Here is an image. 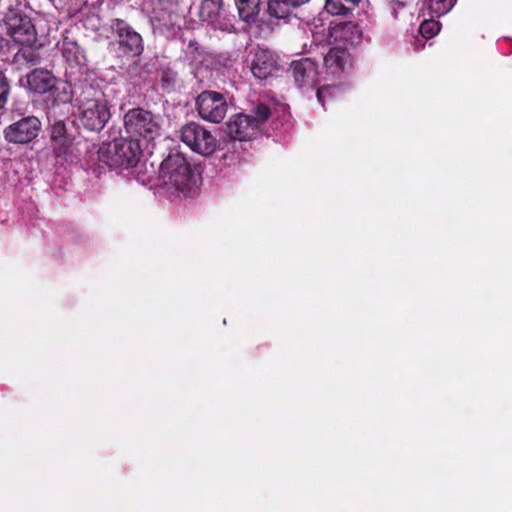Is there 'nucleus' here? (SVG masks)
Listing matches in <instances>:
<instances>
[{
    "mask_svg": "<svg viewBox=\"0 0 512 512\" xmlns=\"http://www.w3.org/2000/svg\"><path fill=\"white\" fill-rule=\"evenodd\" d=\"M10 0H1L0 6L5 9L4 25L7 34L15 43L31 46L37 38L36 29L31 19L17 5L12 7Z\"/></svg>",
    "mask_w": 512,
    "mask_h": 512,
    "instance_id": "obj_4",
    "label": "nucleus"
},
{
    "mask_svg": "<svg viewBox=\"0 0 512 512\" xmlns=\"http://www.w3.org/2000/svg\"><path fill=\"white\" fill-rule=\"evenodd\" d=\"M222 0H203L199 10V17L202 21L214 23L221 12Z\"/></svg>",
    "mask_w": 512,
    "mask_h": 512,
    "instance_id": "obj_17",
    "label": "nucleus"
},
{
    "mask_svg": "<svg viewBox=\"0 0 512 512\" xmlns=\"http://www.w3.org/2000/svg\"><path fill=\"white\" fill-rule=\"evenodd\" d=\"M291 70L298 87L314 88L318 75L315 62L308 58L296 60L292 62Z\"/></svg>",
    "mask_w": 512,
    "mask_h": 512,
    "instance_id": "obj_10",
    "label": "nucleus"
},
{
    "mask_svg": "<svg viewBox=\"0 0 512 512\" xmlns=\"http://www.w3.org/2000/svg\"><path fill=\"white\" fill-rule=\"evenodd\" d=\"M115 30L121 47L128 52L139 55L143 50L142 37L122 20L115 21Z\"/></svg>",
    "mask_w": 512,
    "mask_h": 512,
    "instance_id": "obj_12",
    "label": "nucleus"
},
{
    "mask_svg": "<svg viewBox=\"0 0 512 512\" xmlns=\"http://www.w3.org/2000/svg\"><path fill=\"white\" fill-rule=\"evenodd\" d=\"M335 91L332 87H323L317 91V98L319 102H321L324 105V99L328 96H332L333 92Z\"/></svg>",
    "mask_w": 512,
    "mask_h": 512,
    "instance_id": "obj_25",
    "label": "nucleus"
},
{
    "mask_svg": "<svg viewBox=\"0 0 512 512\" xmlns=\"http://www.w3.org/2000/svg\"><path fill=\"white\" fill-rule=\"evenodd\" d=\"M358 2L359 0H327L325 8L330 14L344 15Z\"/></svg>",
    "mask_w": 512,
    "mask_h": 512,
    "instance_id": "obj_21",
    "label": "nucleus"
},
{
    "mask_svg": "<svg viewBox=\"0 0 512 512\" xmlns=\"http://www.w3.org/2000/svg\"><path fill=\"white\" fill-rule=\"evenodd\" d=\"M278 71L276 60L273 54L267 50H258L255 53L251 64V72L260 79L265 80Z\"/></svg>",
    "mask_w": 512,
    "mask_h": 512,
    "instance_id": "obj_13",
    "label": "nucleus"
},
{
    "mask_svg": "<svg viewBox=\"0 0 512 512\" xmlns=\"http://www.w3.org/2000/svg\"><path fill=\"white\" fill-rule=\"evenodd\" d=\"M76 116L88 130L99 131L110 118V110L104 95L93 88L81 92L75 100Z\"/></svg>",
    "mask_w": 512,
    "mask_h": 512,
    "instance_id": "obj_2",
    "label": "nucleus"
},
{
    "mask_svg": "<svg viewBox=\"0 0 512 512\" xmlns=\"http://www.w3.org/2000/svg\"><path fill=\"white\" fill-rule=\"evenodd\" d=\"M161 5H172L177 2V0H157Z\"/></svg>",
    "mask_w": 512,
    "mask_h": 512,
    "instance_id": "obj_26",
    "label": "nucleus"
},
{
    "mask_svg": "<svg viewBox=\"0 0 512 512\" xmlns=\"http://www.w3.org/2000/svg\"><path fill=\"white\" fill-rule=\"evenodd\" d=\"M331 37L339 43L356 45L361 41L362 30L354 22H341L331 29Z\"/></svg>",
    "mask_w": 512,
    "mask_h": 512,
    "instance_id": "obj_14",
    "label": "nucleus"
},
{
    "mask_svg": "<svg viewBox=\"0 0 512 512\" xmlns=\"http://www.w3.org/2000/svg\"><path fill=\"white\" fill-rule=\"evenodd\" d=\"M419 31L424 38L429 39L438 34L440 25L434 20H425L421 23Z\"/></svg>",
    "mask_w": 512,
    "mask_h": 512,
    "instance_id": "obj_23",
    "label": "nucleus"
},
{
    "mask_svg": "<svg viewBox=\"0 0 512 512\" xmlns=\"http://www.w3.org/2000/svg\"><path fill=\"white\" fill-rule=\"evenodd\" d=\"M140 156V144L132 139H116L102 145L98 151L99 160L112 168L133 167L138 163Z\"/></svg>",
    "mask_w": 512,
    "mask_h": 512,
    "instance_id": "obj_3",
    "label": "nucleus"
},
{
    "mask_svg": "<svg viewBox=\"0 0 512 512\" xmlns=\"http://www.w3.org/2000/svg\"><path fill=\"white\" fill-rule=\"evenodd\" d=\"M239 16L246 22L253 20L260 11V0H235Z\"/></svg>",
    "mask_w": 512,
    "mask_h": 512,
    "instance_id": "obj_18",
    "label": "nucleus"
},
{
    "mask_svg": "<svg viewBox=\"0 0 512 512\" xmlns=\"http://www.w3.org/2000/svg\"><path fill=\"white\" fill-rule=\"evenodd\" d=\"M66 127L62 121H57L51 128V140H57L60 137L66 136Z\"/></svg>",
    "mask_w": 512,
    "mask_h": 512,
    "instance_id": "obj_24",
    "label": "nucleus"
},
{
    "mask_svg": "<svg viewBox=\"0 0 512 512\" xmlns=\"http://www.w3.org/2000/svg\"><path fill=\"white\" fill-rule=\"evenodd\" d=\"M61 52L63 58L71 66H81L85 64L86 57L82 49L79 47L77 42L64 39L61 44Z\"/></svg>",
    "mask_w": 512,
    "mask_h": 512,
    "instance_id": "obj_16",
    "label": "nucleus"
},
{
    "mask_svg": "<svg viewBox=\"0 0 512 512\" xmlns=\"http://www.w3.org/2000/svg\"><path fill=\"white\" fill-rule=\"evenodd\" d=\"M53 153L56 157L67 156L73 153L74 139L69 135L51 140Z\"/></svg>",
    "mask_w": 512,
    "mask_h": 512,
    "instance_id": "obj_20",
    "label": "nucleus"
},
{
    "mask_svg": "<svg viewBox=\"0 0 512 512\" xmlns=\"http://www.w3.org/2000/svg\"><path fill=\"white\" fill-rule=\"evenodd\" d=\"M296 8L291 0H269L268 2V11L271 16L284 19L288 17L292 10Z\"/></svg>",
    "mask_w": 512,
    "mask_h": 512,
    "instance_id": "obj_19",
    "label": "nucleus"
},
{
    "mask_svg": "<svg viewBox=\"0 0 512 512\" xmlns=\"http://www.w3.org/2000/svg\"><path fill=\"white\" fill-rule=\"evenodd\" d=\"M180 138L192 151L209 156L217 149V139L204 126L190 122L180 129Z\"/></svg>",
    "mask_w": 512,
    "mask_h": 512,
    "instance_id": "obj_7",
    "label": "nucleus"
},
{
    "mask_svg": "<svg viewBox=\"0 0 512 512\" xmlns=\"http://www.w3.org/2000/svg\"><path fill=\"white\" fill-rule=\"evenodd\" d=\"M159 178L163 187L175 194L192 195L199 187V179L186 158L179 154H171L162 161Z\"/></svg>",
    "mask_w": 512,
    "mask_h": 512,
    "instance_id": "obj_1",
    "label": "nucleus"
},
{
    "mask_svg": "<svg viewBox=\"0 0 512 512\" xmlns=\"http://www.w3.org/2000/svg\"><path fill=\"white\" fill-rule=\"evenodd\" d=\"M270 109L265 104H258L252 115L242 113L232 116L226 124L227 134L238 141L252 139L260 126L270 117Z\"/></svg>",
    "mask_w": 512,
    "mask_h": 512,
    "instance_id": "obj_5",
    "label": "nucleus"
},
{
    "mask_svg": "<svg viewBox=\"0 0 512 512\" xmlns=\"http://www.w3.org/2000/svg\"><path fill=\"white\" fill-rule=\"evenodd\" d=\"M196 104L200 117L212 123H220L227 113L226 100L218 92H202L197 97Z\"/></svg>",
    "mask_w": 512,
    "mask_h": 512,
    "instance_id": "obj_8",
    "label": "nucleus"
},
{
    "mask_svg": "<svg viewBox=\"0 0 512 512\" xmlns=\"http://www.w3.org/2000/svg\"><path fill=\"white\" fill-rule=\"evenodd\" d=\"M56 85V78L47 70L36 69L27 75V87L38 94L50 92Z\"/></svg>",
    "mask_w": 512,
    "mask_h": 512,
    "instance_id": "obj_15",
    "label": "nucleus"
},
{
    "mask_svg": "<svg viewBox=\"0 0 512 512\" xmlns=\"http://www.w3.org/2000/svg\"><path fill=\"white\" fill-rule=\"evenodd\" d=\"M351 67V56L344 48L333 47L324 57V68L327 75L338 76Z\"/></svg>",
    "mask_w": 512,
    "mask_h": 512,
    "instance_id": "obj_11",
    "label": "nucleus"
},
{
    "mask_svg": "<svg viewBox=\"0 0 512 512\" xmlns=\"http://www.w3.org/2000/svg\"><path fill=\"white\" fill-rule=\"evenodd\" d=\"M40 122L36 117H26L4 130L6 140L13 143L25 144L37 137Z\"/></svg>",
    "mask_w": 512,
    "mask_h": 512,
    "instance_id": "obj_9",
    "label": "nucleus"
},
{
    "mask_svg": "<svg viewBox=\"0 0 512 512\" xmlns=\"http://www.w3.org/2000/svg\"><path fill=\"white\" fill-rule=\"evenodd\" d=\"M124 127L131 136L142 137L147 141L157 137L160 131L158 119L141 108L131 109L124 115Z\"/></svg>",
    "mask_w": 512,
    "mask_h": 512,
    "instance_id": "obj_6",
    "label": "nucleus"
},
{
    "mask_svg": "<svg viewBox=\"0 0 512 512\" xmlns=\"http://www.w3.org/2000/svg\"><path fill=\"white\" fill-rule=\"evenodd\" d=\"M309 0H291V2L293 3V5L295 7H299L305 3H307Z\"/></svg>",
    "mask_w": 512,
    "mask_h": 512,
    "instance_id": "obj_27",
    "label": "nucleus"
},
{
    "mask_svg": "<svg viewBox=\"0 0 512 512\" xmlns=\"http://www.w3.org/2000/svg\"><path fill=\"white\" fill-rule=\"evenodd\" d=\"M456 0H429V9L435 16L448 13L454 6Z\"/></svg>",
    "mask_w": 512,
    "mask_h": 512,
    "instance_id": "obj_22",
    "label": "nucleus"
}]
</instances>
